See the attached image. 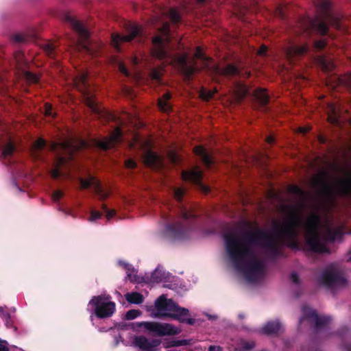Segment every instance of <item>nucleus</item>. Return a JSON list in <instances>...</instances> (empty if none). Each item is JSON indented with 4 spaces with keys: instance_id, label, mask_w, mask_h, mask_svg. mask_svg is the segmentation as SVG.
Instances as JSON below:
<instances>
[{
    "instance_id": "obj_43",
    "label": "nucleus",
    "mask_w": 351,
    "mask_h": 351,
    "mask_svg": "<svg viewBox=\"0 0 351 351\" xmlns=\"http://www.w3.org/2000/svg\"><path fill=\"white\" fill-rule=\"evenodd\" d=\"M189 344V341L186 339L182 340H173L169 343V345L167 346V348L171 347H178L181 346H186Z\"/></svg>"
},
{
    "instance_id": "obj_9",
    "label": "nucleus",
    "mask_w": 351,
    "mask_h": 351,
    "mask_svg": "<svg viewBox=\"0 0 351 351\" xmlns=\"http://www.w3.org/2000/svg\"><path fill=\"white\" fill-rule=\"evenodd\" d=\"M87 79V74H79L74 80L75 86L80 92L82 93L86 103L90 109L96 114L99 115L101 113L100 110L99 109L93 96L90 93Z\"/></svg>"
},
{
    "instance_id": "obj_27",
    "label": "nucleus",
    "mask_w": 351,
    "mask_h": 351,
    "mask_svg": "<svg viewBox=\"0 0 351 351\" xmlns=\"http://www.w3.org/2000/svg\"><path fill=\"white\" fill-rule=\"evenodd\" d=\"M281 324L279 321L268 322L261 329L265 335L277 334L281 329Z\"/></svg>"
},
{
    "instance_id": "obj_5",
    "label": "nucleus",
    "mask_w": 351,
    "mask_h": 351,
    "mask_svg": "<svg viewBox=\"0 0 351 351\" xmlns=\"http://www.w3.org/2000/svg\"><path fill=\"white\" fill-rule=\"evenodd\" d=\"M155 306L158 311L156 317H170L189 325H193L195 322V319L187 317L189 315L187 308L180 307L172 299H167L164 295L156 300Z\"/></svg>"
},
{
    "instance_id": "obj_42",
    "label": "nucleus",
    "mask_w": 351,
    "mask_h": 351,
    "mask_svg": "<svg viewBox=\"0 0 351 351\" xmlns=\"http://www.w3.org/2000/svg\"><path fill=\"white\" fill-rule=\"evenodd\" d=\"M101 209L106 213V218L109 220L116 215V210L109 209L104 204H101Z\"/></svg>"
},
{
    "instance_id": "obj_19",
    "label": "nucleus",
    "mask_w": 351,
    "mask_h": 351,
    "mask_svg": "<svg viewBox=\"0 0 351 351\" xmlns=\"http://www.w3.org/2000/svg\"><path fill=\"white\" fill-rule=\"evenodd\" d=\"M335 194L341 197L351 199V173L338 180L334 188Z\"/></svg>"
},
{
    "instance_id": "obj_61",
    "label": "nucleus",
    "mask_w": 351,
    "mask_h": 351,
    "mask_svg": "<svg viewBox=\"0 0 351 351\" xmlns=\"http://www.w3.org/2000/svg\"><path fill=\"white\" fill-rule=\"evenodd\" d=\"M70 146L71 145L69 142H64L62 143V147L64 149H68L70 147Z\"/></svg>"
},
{
    "instance_id": "obj_54",
    "label": "nucleus",
    "mask_w": 351,
    "mask_h": 351,
    "mask_svg": "<svg viewBox=\"0 0 351 351\" xmlns=\"http://www.w3.org/2000/svg\"><path fill=\"white\" fill-rule=\"evenodd\" d=\"M267 53V47L263 45L261 46V47L258 49L257 53L259 56H266Z\"/></svg>"
},
{
    "instance_id": "obj_55",
    "label": "nucleus",
    "mask_w": 351,
    "mask_h": 351,
    "mask_svg": "<svg viewBox=\"0 0 351 351\" xmlns=\"http://www.w3.org/2000/svg\"><path fill=\"white\" fill-rule=\"evenodd\" d=\"M208 351H221V348L219 346H210Z\"/></svg>"
},
{
    "instance_id": "obj_6",
    "label": "nucleus",
    "mask_w": 351,
    "mask_h": 351,
    "mask_svg": "<svg viewBox=\"0 0 351 351\" xmlns=\"http://www.w3.org/2000/svg\"><path fill=\"white\" fill-rule=\"evenodd\" d=\"M180 212L182 221L168 224L166 228L168 235L173 239L182 240L186 239L190 230L193 227L192 222L198 217V215L193 210L182 208Z\"/></svg>"
},
{
    "instance_id": "obj_25",
    "label": "nucleus",
    "mask_w": 351,
    "mask_h": 351,
    "mask_svg": "<svg viewBox=\"0 0 351 351\" xmlns=\"http://www.w3.org/2000/svg\"><path fill=\"white\" fill-rule=\"evenodd\" d=\"M143 157L144 162L147 167L157 168L160 165L161 161L159 156L152 150H147Z\"/></svg>"
},
{
    "instance_id": "obj_52",
    "label": "nucleus",
    "mask_w": 351,
    "mask_h": 351,
    "mask_svg": "<svg viewBox=\"0 0 351 351\" xmlns=\"http://www.w3.org/2000/svg\"><path fill=\"white\" fill-rule=\"evenodd\" d=\"M51 176L54 179H58L62 176V172L58 167H56L51 171Z\"/></svg>"
},
{
    "instance_id": "obj_60",
    "label": "nucleus",
    "mask_w": 351,
    "mask_h": 351,
    "mask_svg": "<svg viewBox=\"0 0 351 351\" xmlns=\"http://www.w3.org/2000/svg\"><path fill=\"white\" fill-rule=\"evenodd\" d=\"M267 143L269 144H272L274 143V138L271 136L267 137Z\"/></svg>"
},
{
    "instance_id": "obj_18",
    "label": "nucleus",
    "mask_w": 351,
    "mask_h": 351,
    "mask_svg": "<svg viewBox=\"0 0 351 351\" xmlns=\"http://www.w3.org/2000/svg\"><path fill=\"white\" fill-rule=\"evenodd\" d=\"M157 14V20H160L161 16H165L170 20L173 27H178L182 22V14L177 8L160 6L158 8V13Z\"/></svg>"
},
{
    "instance_id": "obj_29",
    "label": "nucleus",
    "mask_w": 351,
    "mask_h": 351,
    "mask_svg": "<svg viewBox=\"0 0 351 351\" xmlns=\"http://www.w3.org/2000/svg\"><path fill=\"white\" fill-rule=\"evenodd\" d=\"M328 173L324 171L321 173V178L316 180L315 182L317 185H319L322 188V192L328 196L332 195V189L330 186L326 183V179L328 178Z\"/></svg>"
},
{
    "instance_id": "obj_14",
    "label": "nucleus",
    "mask_w": 351,
    "mask_h": 351,
    "mask_svg": "<svg viewBox=\"0 0 351 351\" xmlns=\"http://www.w3.org/2000/svg\"><path fill=\"white\" fill-rule=\"evenodd\" d=\"M139 327L143 326L146 330L156 333L158 336L173 335L178 333L177 329L169 324L143 322L138 324Z\"/></svg>"
},
{
    "instance_id": "obj_28",
    "label": "nucleus",
    "mask_w": 351,
    "mask_h": 351,
    "mask_svg": "<svg viewBox=\"0 0 351 351\" xmlns=\"http://www.w3.org/2000/svg\"><path fill=\"white\" fill-rule=\"evenodd\" d=\"M171 98V94L169 92H167L158 99V105L160 110L167 112L172 110V107L169 102Z\"/></svg>"
},
{
    "instance_id": "obj_32",
    "label": "nucleus",
    "mask_w": 351,
    "mask_h": 351,
    "mask_svg": "<svg viewBox=\"0 0 351 351\" xmlns=\"http://www.w3.org/2000/svg\"><path fill=\"white\" fill-rule=\"evenodd\" d=\"M126 300L130 304H140L143 302V295L138 292L127 293L125 295Z\"/></svg>"
},
{
    "instance_id": "obj_3",
    "label": "nucleus",
    "mask_w": 351,
    "mask_h": 351,
    "mask_svg": "<svg viewBox=\"0 0 351 351\" xmlns=\"http://www.w3.org/2000/svg\"><path fill=\"white\" fill-rule=\"evenodd\" d=\"M313 4L318 14L313 18L300 17L294 30L297 34L305 36H311L313 34L326 35L328 27L326 22L337 29H343L341 19L330 12V2L329 0H314Z\"/></svg>"
},
{
    "instance_id": "obj_31",
    "label": "nucleus",
    "mask_w": 351,
    "mask_h": 351,
    "mask_svg": "<svg viewBox=\"0 0 351 351\" xmlns=\"http://www.w3.org/2000/svg\"><path fill=\"white\" fill-rule=\"evenodd\" d=\"M41 48L48 57L51 58L56 57L57 54V46L54 43L51 41L45 42L41 45Z\"/></svg>"
},
{
    "instance_id": "obj_22",
    "label": "nucleus",
    "mask_w": 351,
    "mask_h": 351,
    "mask_svg": "<svg viewBox=\"0 0 351 351\" xmlns=\"http://www.w3.org/2000/svg\"><path fill=\"white\" fill-rule=\"evenodd\" d=\"M193 152L196 156L200 158L204 165L207 169H211L215 161L212 155L208 152L207 149L202 145L195 146L193 148Z\"/></svg>"
},
{
    "instance_id": "obj_44",
    "label": "nucleus",
    "mask_w": 351,
    "mask_h": 351,
    "mask_svg": "<svg viewBox=\"0 0 351 351\" xmlns=\"http://www.w3.org/2000/svg\"><path fill=\"white\" fill-rule=\"evenodd\" d=\"M102 215L103 214L100 211L92 210L90 211V215L88 220L91 222L95 221V220L100 219Z\"/></svg>"
},
{
    "instance_id": "obj_49",
    "label": "nucleus",
    "mask_w": 351,
    "mask_h": 351,
    "mask_svg": "<svg viewBox=\"0 0 351 351\" xmlns=\"http://www.w3.org/2000/svg\"><path fill=\"white\" fill-rule=\"evenodd\" d=\"M195 57L197 59H202V60L206 59V58L205 57V56L203 53V51H202V49L201 48V47H197L196 51L195 53Z\"/></svg>"
},
{
    "instance_id": "obj_30",
    "label": "nucleus",
    "mask_w": 351,
    "mask_h": 351,
    "mask_svg": "<svg viewBox=\"0 0 351 351\" xmlns=\"http://www.w3.org/2000/svg\"><path fill=\"white\" fill-rule=\"evenodd\" d=\"M343 236V232L341 228H337L332 229L330 227H327L325 231L326 239L329 241H335L337 239H341Z\"/></svg>"
},
{
    "instance_id": "obj_62",
    "label": "nucleus",
    "mask_w": 351,
    "mask_h": 351,
    "mask_svg": "<svg viewBox=\"0 0 351 351\" xmlns=\"http://www.w3.org/2000/svg\"><path fill=\"white\" fill-rule=\"evenodd\" d=\"M66 162V159L64 157H59L58 163L59 165H62Z\"/></svg>"
},
{
    "instance_id": "obj_35",
    "label": "nucleus",
    "mask_w": 351,
    "mask_h": 351,
    "mask_svg": "<svg viewBox=\"0 0 351 351\" xmlns=\"http://www.w3.org/2000/svg\"><path fill=\"white\" fill-rule=\"evenodd\" d=\"M15 151V146L12 142L8 143L2 150V155L4 158L12 156Z\"/></svg>"
},
{
    "instance_id": "obj_59",
    "label": "nucleus",
    "mask_w": 351,
    "mask_h": 351,
    "mask_svg": "<svg viewBox=\"0 0 351 351\" xmlns=\"http://www.w3.org/2000/svg\"><path fill=\"white\" fill-rule=\"evenodd\" d=\"M343 348L345 351H351V345L348 343H345L343 346Z\"/></svg>"
},
{
    "instance_id": "obj_46",
    "label": "nucleus",
    "mask_w": 351,
    "mask_h": 351,
    "mask_svg": "<svg viewBox=\"0 0 351 351\" xmlns=\"http://www.w3.org/2000/svg\"><path fill=\"white\" fill-rule=\"evenodd\" d=\"M150 76L152 80H155L156 82H160L161 80L162 74L160 71L153 69L150 73Z\"/></svg>"
},
{
    "instance_id": "obj_11",
    "label": "nucleus",
    "mask_w": 351,
    "mask_h": 351,
    "mask_svg": "<svg viewBox=\"0 0 351 351\" xmlns=\"http://www.w3.org/2000/svg\"><path fill=\"white\" fill-rule=\"evenodd\" d=\"M302 313L303 316L300 319V322L306 319L309 323L314 324V328L317 332L326 327L332 320L330 316H319L315 310L306 306L302 308Z\"/></svg>"
},
{
    "instance_id": "obj_7",
    "label": "nucleus",
    "mask_w": 351,
    "mask_h": 351,
    "mask_svg": "<svg viewBox=\"0 0 351 351\" xmlns=\"http://www.w3.org/2000/svg\"><path fill=\"white\" fill-rule=\"evenodd\" d=\"M63 21L68 24L78 35L80 45L87 53L94 56L96 51L93 49L89 41V32L84 25L69 13L63 16Z\"/></svg>"
},
{
    "instance_id": "obj_53",
    "label": "nucleus",
    "mask_w": 351,
    "mask_h": 351,
    "mask_svg": "<svg viewBox=\"0 0 351 351\" xmlns=\"http://www.w3.org/2000/svg\"><path fill=\"white\" fill-rule=\"evenodd\" d=\"M291 280L295 285L300 284V278L295 272H292L290 275Z\"/></svg>"
},
{
    "instance_id": "obj_1",
    "label": "nucleus",
    "mask_w": 351,
    "mask_h": 351,
    "mask_svg": "<svg viewBox=\"0 0 351 351\" xmlns=\"http://www.w3.org/2000/svg\"><path fill=\"white\" fill-rule=\"evenodd\" d=\"M274 232L279 240L268 231L256 228L254 231L245 232L241 235L234 232L224 234L223 239L227 254L234 267L242 271L247 280L250 282H256L265 274V264L255 254L252 246H258L265 250L267 258L276 261L280 257H285L282 246V239Z\"/></svg>"
},
{
    "instance_id": "obj_47",
    "label": "nucleus",
    "mask_w": 351,
    "mask_h": 351,
    "mask_svg": "<svg viewBox=\"0 0 351 351\" xmlns=\"http://www.w3.org/2000/svg\"><path fill=\"white\" fill-rule=\"evenodd\" d=\"M63 196L64 193L62 191H55L52 193V199L54 202L58 203Z\"/></svg>"
},
{
    "instance_id": "obj_4",
    "label": "nucleus",
    "mask_w": 351,
    "mask_h": 351,
    "mask_svg": "<svg viewBox=\"0 0 351 351\" xmlns=\"http://www.w3.org/2000/svg\"><path fill=\"white\" fill-rule=\"evenodd\" d=\"M170 25L167 21H162V25L158 29V34L152 38V53L155 58L164 60L169 58L183 74L188 81L191 80L193 75L197 71L195 61L189 63L187 53L176 54L171 56L167 45L170 42Z\"/></svg>"
},
{
    "instance_id": "obj_12",
    "label": "nucleus",
    "mask_w": 351,
    "mask_h": 351,
    "mask_svg": "<svg viewBox=\"0 0 351 351\" xmlns=\"http://www.w3.org/2000/svg\"><path fill=\"white\" fill-rule=\"evenodd\" d=\"M321 283L328 289L346 286V279L343 274L336 270L327 269L324 271L320 278Z\"/></svg>"
},
{
    "instance_id": "obj_23",
    "label": "nucleus",
    "mask_w": 351,
    "mask_h": 351,
    "mask_svg": "<svg viewBox=\"0 0 351 351\" xmlns=\"http://www.w3.org/2000/svg\"><path fill=\"white\" fill-rule=\"evenodd\" d=\"M136 345L143 351H154V348L160 345L156 339L149 341L145 337H138L135 339Z\"/></svg>"
},
{
    "instance_id": "obj_24",
    "label": "nucleus",
    "mask_w": 351,
    "mask_h": 351,
    "mask_svg": "<svg viewBox=\"0 0 351 351\" xmlns=\"http://www.w3.org/2000/svg\"><path fill=\"white\" fill-rule=\"evenodd\" d=\"M253 96L257 101L261 108L265 111H267L268 108L267 105L269 103V96L264 88H258L256 89L253 93Z\"/></svg>"
},
{
    "instance_id": "obj_10",
    "label": "nucleus",
    "mask_w": 351,
    "mask_h": 351,
    "mask_svg": "<svg viewBox=\"0 0 351 351\" xmlns=\"http://www.w3.org/2000/svg\"><path fill=\"white\" fill-rule=\"evenodd\" d=\"M14 64L17 72L25 80L27 83L29 84L38 83L39 75L27 70L29 63L25 59L24 53L22 51H17L14 53Z\"/></svg>"
},
{
    "instance_id": "obj_26",
    "label": "nucleus",
    "mask_w": 351,
    "mask_h": 351,
    "mask_svg": "<svg viewBox=\"0 0 351 351\" xmlns=\"http://www.w3.org/2000/svg\"><path fill=\"white\" fill-rule=\"evenodd\" d=\"M37 38L36 32L31 33L16 34L12 38V42L14 43L21 44L34 41Z\"/></svg>"
},
{
    "instance_id": "obj_63",
    "label": "nucleus",
    "mask_w": 351,
    "mask_h": 351,
    "mask_svg": "<svg viewBox=\"0 0 351 351\" xmlns=\"http://www.w3.org/2000/svg\"><path fill=\"white\" fill-rule=\"evenodd\" d=\"M0 351H9L8 348L0 343Z\"/></svg>"
},
{
    "instance_id": "obj_51",
    "label": "nucleus",
    "mask_w": 351,
    "mask_h": 351,
    "mask_svg": "<svg viewBox=\"0 0 351 351\" xmlns=\"http://www.w3.org/2000/svg\"><path fill=\"white\" fill-rule=\"evenodd\" d=\"M200 96L203 99L208 101L213 97V93L210 91L202 90L200 93Z\"/></svg>"
},
{
    "instance_id": "obj_56",
    "label": "nucleus",
    "mask_w": 351,
    "mask_h": 351,
    "mask_svg": "<svg viewBox=\"0 0 351 351\" xmlns=\"http://www.w3.org/2000/svg\"><path fill=\"white\" fill-rule=\"evenodd\" d=\"M120 71H121V73H123L125 75H129L128 71L127 70V69L123 65H121L120 66Z\"/></svg>"
},
{
    "instance_id": "obj_15",
    "label": "nucleus",
    "mask_w": 351,
    "mask_h": 351,
    "mask_svg": "<svg viewBox=\"0 0 351 351\" xmlns=\"http://www.w3.org/2000/svg\"><path fill=\"white\" fill-rule=\"evenodd\" d=\"M126 30L128 34L125 35H112V41L116 47H118L121 42H130L136 37H142L141 28L138 25L128 23L126 25Z\"/></svg>"
},
{
    "instance_id": "obj_20",
    "label": "nucleus",
    "mask_w": 351,
    "mask_h": 351,
    "mask_svg": "<svg viewBox=\"0 0 351 351\" xmlns=\"http://www.w3.org/2000/svg\"><path fill=\"white\" fill-rule=\"evenodd\" d=\"M216 73L226 77H246L250 76V73L245 71V73H242L238 66L235 64H228L223 67H216Z\"/></svg>"
},
{
    "instance_id": "obj_39",
    "label": "nucleus",
    "mask_w": 351,
    "mask_h": 351,
    "mask_svg": "<svg viewBox=\"0 0 351 351\" xmlns=\"http://www.w3.org/2000/svg\"><path fill=\"white\" fill-rule=\"evenodd\" d=\"M46 146V141L40 138L37 139L34 143L33 148L35 151H42Z\"/></svg>"
},
{
    "instance_id": "obj_58",
    "label": "nucleus",
    "mask_w": 351,
    "mask_h": 351,
    "mask_svg": "<svg viewBox=\"0 0 351 351\" xmlns=\"http://www.w3.org/2000/svg\"><path fill=\"white\" fill-rule=\"evenodd\" d=\"M0 314H2L5 317L10 318V315L5 313L1 306H0Z\"/></svg>"
},
{
    "instance_id": "obj_21",
    "label": "nucleus",
    "mask_w": 351,
    "mask_h": 351,
    "mask_svg": "<svg viewBox=\"0 0 351 351\" xmlns=\"http://www.w3.org/2000/svg\"><path fill=\"white\" fill-rule=\"evenodd\" d=\"M309 49L307 44L301 45L296 44H291L285 49V54L290 60L305 55Z\"/></svg>"
},
{
    "instance_id": "obj_40",
    "label": "nucleus",
    "mask_w": 351,
    "mask_h": 351,
    "mask_svg": "<svg viewBox=\"0 0 351 351\" xmlns=\"http://www.w3.org/2000/svg\"><path fill=\"white\" fill-rule=\"evenodd\" d=\"M255 347V343L252 341H243L241 343V348L243 351H250Z\"/></svg>"
},
{
    "instance_id": "obj_41",
    "label": "nucleus",
    "mask_w": 351,
    "mask_h": 351,
    "mask_svg": "<svg viewBox=\"0 0 351 351\" xmlns=\"http://www.w3.org/2000/svg\"><path fill=\"white\" fill-rule=\"evenodd\" d=\"M45 115L47 117H51V118H55L56 117V113L53 112V107H52V105L49 104V103H46L45 104Z\"/></svg>"
},
{
    "instance_id": "obj_45",
    "label": "nucleus",
    "mask_w": 351,
    "mask_h": 351,
    "mask_svg": "<svg viewBox=\"0 0 351 351\" xmlns=\"http://www.w3.org/2000/svg\"><path fill=\"white\" fill-rule=\"evenodd\" d=\"M326 45H327L326 41L324 39L315 40L314 42V47L317 51H321V50L324 49L326 47Z\"/></svg>"
},
{
    "instance_id": "obj_50",
    "label": "nucleus",
    "mask_w": 351,
    "mask_h": 351,
    "mask_svg": "<svg viewBox=\"0 0 351 351\" xmlns=\"http://www.w3.org/2000/svg\"><path fill=\"white\" fill-rule=\"evenodd\" d=\"M125 165L127 168L133 169L136 167L137 164L135 162V160L132 159H128L127 160H125Z\"/></svg>"
},
{
    "instance_id": "obj_16",
    "label": "nucleus",
    "mask_w": 351,
    "mask_h": 351,
    "mask_svg": "<svg viewBox=\"0 0 351 351\" xmlns=\"http://www.w3.org/2000/svg\"><path fill=\"white\" fill-rule=\"evenodd\" d=\"M122 136L123 132L121 129L119 127H117L108 138L97 139L95 141V144L98 148L106 151L121 143L122 141Z\"/></svg>"
},
{
    "instance_id": "obj_48",
    "label": "nucleus",
    "mask_w": 351,
    "mask_h": 351,
    "mask_svg": "<svg viewBox=\"0 0 351 351\" xmlns=\"http://www.w3.org/2000/svg\"><path fill=\"white\" fill-rule=\"evenodd\" d=\"M322 65L326 71H331L334 67V64L332 62H327L325 60H322Z\"/></svg>"
},
{
    "instance_id": "obj_36",
    "label": "nucleus",
    "mask_w": 351,
    "mask_h": 351,
    "mask_svg": "<svg viewBox=\"0 0 351 351\" xmlns=\"http://www.w3.org/2000/svg\"><path fill=\"white\" fill-rule=\"evenodd\" d=\"M173 190V196L177 202L181 203L182 202L183 197L186 194V189L182 187H175Z\"/></svg>"
},
{
    "instance_id": "obj_38",
    "label": "nucleus",
    "mask_w": 351,
    "mask_h": 351,
    "mask_svg": "<svg viewBox=\"0 0 351 351\" xmlns=\"http://www.w3.org/2000/svg\"><path fill=\"white\" fill-rule=\"evenodd\" d=\"M119 265L122 266L124 269H125L127 270L128 278H129V280L130 281H134V279L130 273V271L134 270V268L132 267V266L130 264H129L125 261H119Z\"/></svg>"
},
{
    "instance_id": "obj_34",
    "label": "nucleus",
    "mask_w": 351,
    "mask_h": 351,
    "mask_svg": "<svg viewBox=\"0 0 351 351\" xmlns=\"http://www.w3.org/2000/svg\"><path fill=\"white\" fill-rule=\"evenodd\" d=\"M250 94L248 87L243 84H239L237 86L236 96L239 102L244 99V98Z\"/></svg>"
},
{
    "instance_id": "obj_64",
    "label": "nucleus",
    "mask_w": 351,
    "mask_h": 351,
    "mask_svg": "<svg viewBox=\"0 0 351 351\" xmlns=\"http://www.w3.org/2000/svg\"><path fill=\"white\" fill-rule=\"evenodd\" d=\"M347 329L346 328H342L341 330H340L339 331H337V334L339 335V336H343V330Z\"/></svg>"
},
{
    "instance_id": "obj_8",
    "label": "nucleus",
    "mask_w": 351,
    "mask_h": 351,
    "mask_svg": "<svg viewBox=\"0 0 351 351\" xmlns=\"http://www.w3.org/2000/svg\"><path fill=\"white\" fill-rule=\"evenodd\" d=\"M111 297L109 295H100L93 296L88 302V305L94 307V313L97 318L104 319L110 317L116 311V304L109 301Z\"/></svg>"
},
{
    "instance_id": "obj_57",
    "label": "nucleus",
    "mask_w": 351,
    "mask_h": 351,
    "mask_svg": "<svg viewBox=\"0 0 351 351\" xmlns=\"http://www.w3.org/2000/svg\"><path fill=\"white\" fill-rule=\"evenodd\" d=\"M5 86L4 77L0 75V89L3 88Z\"/></svg>"
},
{
    "instance_id": "obj_17",
    "label": "nucleus",
    "mask_w": 351,
    "mask_h": 351,
    "mask_svg": "<svg viewBox=\"0 0 351 351\" xmlns=\"http://www.w3.org/2000/svg\"><path fill=\"white\" fill-rule=\"evenodd\" d=\"M79 181L82 189H88L93 186L95 193L101 201L107 199L110 195L108 192L104 190L99 180L93 176H90L88 179L80 178Z\"/></svg>"
},
{
    "instance_id": "obj_13",
    "label": "nucleus",
    "mask_w": 351,
    "mask_h": 351,
    "mask_svg": "<svg viewBox=\"0 0 351 351\" xmlns=\"http://www.w3.org/2000/svg\"><path fill=\"white\" fill-rule=\"evenodd\" d=\"M203 172L199 167L190 170H184L182 171L181 177L182 180L190 182L196 185L200 190L205 193H208L210 191V187L205 185L202 181Z\"/></svg>"
},
{
    "instance_id": "obj_33",
    "label": "nucleus",
    "mask_w": 351,
    "mask_h": 351,
    "mask_svg": "<svg viewBox=\"0 0 351 351\" xmlns=\"http://www.w3.org/2000/svg\"><path fill=\"white\" fill-rule=\"evenodd\" d=\"M167 278L165 271L157 267L151 274L149 281L153 283H158Z\"/></svg>"
},
{
    "instance_id": "obj_2",
    "label": "nucleus",
    "mask_w": 351,
    "mask_h": 351,
    "mask_svg": "<svg viewBox=\"0 0 351 351\" xmlns=\"http://www.w3.org/2000/svg\"><path fill=\"white\" fill-rule=\"evenodd\" d=\"M289 191L298 196L300 204L298 206L285 205L282 208L287 213L284 221L280 224L276 223L274 231L282 239L283 243L293 250H299V228L303 226L306 231L305 241L308 249L314 252L330 253L328 248L321 242L319 228L321 225V217L315 212L310 213L303 222L300 211L304 208L307 199L306 193L297 185H291Z\"/></svg>"
},
{
    "instance_id": "obj_37",
    "label": "nucleus",
    "mask_w": 351,
    "mask_h": 351,
    "mask_svg": "<svg viewBox=\"0 0 351 351\" xmlns=\"http://www.w3.org/2000/svg\"><path fill=\"white\" fill-rule=\"evenodd\" d=\"M141 315V311L137 309H131L127 311L125 315V319L127 320H132Z\"/></svg>"
}]
</instances>
